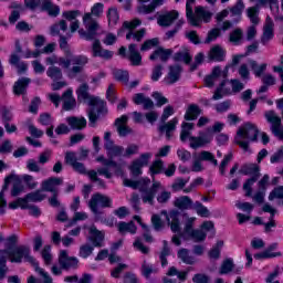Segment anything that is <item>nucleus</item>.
I'll return each instance as SVG.
<instances>
[{
  "mask_svg": "<svg viewBox=\"0 0 283 283\" xmlns=\"http://www.w3.org/2000/svg\"><path fill=\"white\" fill-rule=\"evenodd\" d=\"M83 23L87 31L80 30L78 34L85 39V41H94L92 45L93 56L104 59V61H112L114 59V51L103 49L101 40L96 39L98 34V22L92 18V13H85L83 15Z\"/></svg>",
  "mask_w": 283,
  "mask_h": 283,
  "instance_id": "obj_1",
  "label": "nucleus"
},
{
  "mask_svg": "<svg viewBox=\"0 0 283 283\" xmlns=\"http://www.w3.org/2000/svg\"><path fill=\"white\" fill-rule=\"evenodd\" d=\"M46 63L48 65H51V67L57 63L60 67L67 70L66 76L69 78H76V76L85 70V65L90 63V59L83 54L74 55L72 59H67L65 56L56 57L54 55L52 57H46Z\"/></svg>",
  "mask_w": 283,
  "mask_h": 283,
  "instance_id": "obj_2",
  "label": "nucleus"
},
{
  "mask_svg": "<svg viewBox=\"0 0 283 283\" xmlns=\"http://www.w3.org/2000/svg\"><path fill=\"white\" fill-rule=\"evenodd\" d=\"M239 174L242 176H251L243 184L245 196L251 198L253 196V185L260 179V167L258 164H243L239 169Z\"/></svg>",
  "mask_w": 283,
  "mask_h": 283,
  "instance_id": "obj_3",
  "label": "nucleus"
},
{
  "mask_svg": "<svg viewBox=\"0 0 283 283\" xmlns=\"http://www.w3.org/2000/svg\"><path fill=\"white\" fill-rule=\"evenodd\" d=\"M4 253L11 264H21L24 260V262H29V264L34 266L36 262L35 258L30 254V247L28 245L11 248L6 250Z\"/></svg>",
  "mask_w": 283,
  "mask_h": 283,
  "instance_id": "obj_4",
  "label": "nucleus"
},
{
  "mask_svg": "<svg viewBox=\"0 0 283 283\" xmlns=\"http://www.w3.org/2000/svg\"><path fill=\"white\" fill-rule=\"evenodd\" d=\"M98 205L99 207H102V209H112V198L102 195L101 192H97L92 196L91 200L88 201V207L92 213H94L96 222L101 220V214L103 213V211L98 210Z\"/></svg>",
  "mask_w": 283,
  "mask_h": 283,
  "instance_id": "obj_5",
  "label": "nucleus"
},
{
  "mask_svg": "<svg viewBox=\"0 0 283 283\" xmlns=\"http://www.w3.org/2000/svg\"><path fill=\"white\" fill-rule=\"evenodd\" d=\"M76 94L80 103H88L91 107H97L103 102V99L90 94V85L87 83L80 85Z\"/></svg>",
  "mask_w": 283,
  "mask_h": 283,
  "instance_id": "obj_6",
  "label": "nucleus"
},
{
  "mask_svg": "<svg viewBox=\"0 0 283 283\" xmlns=\"http://www.w3.org/2000/svg\"><path fill=\"white\" fill-rule=\"evenodd\" d=\"M57 262L63 271H76L80 264L78 258L71 256L67 250L60 251Z\"/></svg>",
  "mask_w": 283,
  "mask_h": 283,
  "instance_id": "obj_7",
  "label": "nucleus"
},
{
  "mask_svg": "<svg viewBox=\"0 0 283 283\" xmlns=\"http://www.w3.org/2000/svg\"><path fill=\"white\" fill-rule=\"evenodd\" d=\"M264 116L268 123H271L272 125V134L280 138V140H283L282 118H280V116H276L275 111L273 109L266 111Z\"/></svg>",
  "mask_w": 283,
  "mask_h": 283,
  "instance_id": "obj_8",
  "label": "nucleus"
},
{
  "mask_svg": "<svg viewBox=\"0 0 283 283\" xmlns=\"http://www.w3.org/2000/svg\"><path fill=\"white\" fill-rule=\"evenodd\" d=\"M237 136H239V138L251 140V143H258V136H260V130L258 129V126H255V124L248 122L243 125V127L238 129Z\"/></svg>",
  "mask_w": 283,
  "mask_h": 283,
  "instance_id": "obj_9",
  "label": "nucleus"
},
{
  "mask_svg": "<svg viewBox=\"0 0 283 283\" xmlns=\"http://www.w3.org/2000/svg\"><path fill=\"white\" fill-rule=\"evenodd\" d=\"M184 233L193 240V242H205L207 240V232L201 228L193 229V219H188L184 228Z\"/></svg>",
  "mask_w": 283,
  "mask_h": 283,
  "instance_id": "obj_10",
  "label": "nucleus"
},
{
  "mask_svg": "<svg viewBox=\"0 0 283 283\" xmlns=\"http://www.w3.org/2000/svg\"><path fill=\"white\" fill-rule=\"evenodd\" d=\"M64 159L66 165L72 166L76 174H80L81 176H90V170L85 168V164L77 161L78 159L74 151L66 153Z\"/></svg>",
  "mask_w": 283,
  "mask_h": 283,
  "instance_id": "obj_11",
  "label": "nucleus"
},
{
  "mask_svg": "<svg viewBox=\"0 0 283 283\" xmlns=\"http://www.w3.org/2000/svg\"><path fill=\"white\" fill-rule=\"evenodd\" d=\"M161 214L165 216L172 233H180V211L171 210L167 213V210H163Z\"/></svg>",
  "mask_w": 283,
  "mask_h": 283,
  "instance_id": "obj_12",
  "label": "nucleus"
},
{
  "mask_svg": "<svg viewBox=\"0 0 283 283\" xmlns=\"http://www.w3.org/2000/svg\"><path fill=\"white\" fill-rule=\"evenodd\" d=\"M231 28H233V22L229 20L223 21L221 28H213L208 32L203 43H206V45L212 43V41H216L219 39V36H222V32H227V30H231Z\"/></svg>",
  "mask_w": 283,
  "mask_h": 283,
  "instance_id": "obj_13",
  "label": "nucleus"
},
{
  "mask_svg": "<svg viewBox=\"0 0 283 283\" xmlns=\"http://www.w3.org/2000/svg\"><path fill=\"white\" fill-rule=\"evenodd\" d=\"M189 140L191 149H200V147H205V145L211 144V140H213V135L200 132L199 136H190Z\"/></svg>",
  "mask_w": 283,
  "mask_h": 283,
  "instance_id": "obj_14",
  "label": "nucleus"
},
{
  "mask_svg": "<svg viewBox=\"0 0 283 283\" xmlns=\"http://www.w3.org/2000/svg\"><path fill=\"white\" fill-rule=\"evenodd\" d=\"M179 17L180 13L176 10L166 11L157 18V23L160 28H169L170 25H174Z\"/></svg>",
  "mask_w": 283,
  "mask_h": 283,
  "instance_id": "obj_15",
  "label": "nucleus"
},
{
  "mask_svg": "<svg viewBox=\"0 0 283 283\" xmlns=\"http://www.w3.org/2000/svg\"><path fill=\"white\" fill-rule=\"evenodd\" d=\"M88 242L93 244V248L101 249L103 242H105V232L97 230L95 226L88 229Z\"/></svg>",
  "mask_w": 283,
  "mask_h": 283,
  "instance_id": "obj_16",
  "label": "nucleus"
},
{
  "mask_svg": "<svg viewBox=\"0 0 283 283\" xmlns=\"http://www.w3.org/2000/svg\"><path fill=\"white\" fill-rule=\"evenodd\" d=\"M127 120H129V117L127 115H122L120 117H117L114 122L117 134L120 138L129 136V134H132L133 132L132 128L127 126Z\"/></svg>",
  "mask_w": 283,
  "mask_h": 283,
  "instance_id": "obj_17",
  "label": "nucleus"
},
{
  "mask_svg": "<svg viewBox=\"0 0 283 283\" xmlns=\"http://www.w3.org/2000/svg\"><path fill=\"white\" fill-rule=\"evenodd\" d=\"M143 21H140V19H134L132 21H124L122 24V28L118 29L117 31V35L118 36H123V33L125 32V30H128V33L126 34V39L127 41H129V39H132V36H134V30H136V28H138V25H142Z\"/></svg>",
  "mask_w": 283,
  "mask_h": 283,
  "instance_id": "obj_18",
  "label": "nucleus"
},
{
  "mask_svg": "<svg viewBox=\"0 0 283 283\" xmlns=\"http://www.w3.org/2000/svg\"><path fill=\"white\" fill-rule=\"evenodd\" d=\"M180 76H182V66L180 64H174L169 66V71L165 81L167 85H174L180 81Z\"/></svg>",
  "mask_w": 283,
  "mask_h": 283,
  "instance_id": "obj_19",
  "label": "nucleus"
},
{
  "mask_svg": "<svg viewBox=\"0 0 283 283\" xmlns=\"http://www.w3.org/2000/svg\"><path fill=\"white\" fill-rule=\"evenodd\" d=\"M63 185V179L59 177H50L42 181V191H48L49 193H59L56 187Z\"/></svg>",
  "mask_w": 283,
  "mask_h": 283,
  "instance_id": "obj_20",
  "label": "nucleus"
},
{
  "mask_svg": "<svg viewBox=\"0 0 283 283\" xmlns=\"http://www.w3.org/2000/svg\"><path fill=\"white\" fill-rule=\"evenodd\" d=\"M66 123L73 132H83L87 127V119L83 116H69Z\"/></svg>",
  "mask_w": 283,
  "mask_h": 283,
  "instance_id": "obj_21",
  "label": "nucleus"
},
{
  "mask_svg": "<svg viewBox=\"0 0 283 283\" xmlns=\"http://www.w3.org/2000/svg\"><path fill=\"white\" fill-rule=\"evenodd\" d=\"M275 24L273 23V20L268 17L266 24L263 29V35L261 36V43L262 45H266L270 41H273L275 38V31L274 29Z\"/></svg>",
  "mask_w": 283,
  "mask_h": 283,
  "instance_id": "obj_22",
  "label": "nucleus"
},
{
  "mask_svg": "<svg viewBox=\"0 0 283 283\" xmlns=\"http://www.w3.org/2000/svg\"><path fill=\"white\" fill-rule=\"evenodd\" d=\"M195 13L197 24H190L193 28H198V25H200V21H203V23H211V19L213 17V13H211V11L205 10L203 7H196Z\"/></svg>",
  "mask_w": 283,
  "mask_h": 283,
  "instance_id": "obj_23",
  "label": "nucleus"
},
{
  "mask_svg": "<svg viewBox=\"0 0 283 283\" xmlns=\"http://www.w3.org/2000/svg\"><path fill=\"white\" fill-rule=\"evenodd\" d=\"M174 54L172 49H165L163 46H158L150 55V61H157V59H160L164 63L167 62L168 59H171V55Z\"/></svg>",
  "mask_w": 283,
  "mask_h": 283,
  "instance_id": "obj_24",
  "label": "nucleus"
},
{
  "mask_svg": "<svg viewBox=\"0 0 283 283\" xmlns=\"http://www.w3.org/2000/svg\"><path fill=\"white\" fill-rule=\"evenodd\" d=\"M208 59L214 63H222V61L227 59V51H224L220 45H214L210 49Z\"/></svg>",
  "mask_w": 283,
  "mask_h": 283,
  "instance_id": "obj_25",
  "label": "nucleus"
},
{
  "mask_svg": "<svg viewBox=\"0 0 283 283\" xmlns=\"http://www.w3.org/2000/svg\"><path fill=\"white\" fill-rule=\"evenodd\" d=\"M277 249V243H272L263 252L254 254L255 260H269L271 258H282V252H271Z\"/></svg>",
  "mask_w": 283,
  "mask_h": 283,
  "instance_id": "obj_26",
  "label": "nucleus"
},
{
  "mask_svg": "<svg viewBox=\"0 0 283 283\" xmlns=\"http://www.w3.org/2000/svg\"><path fill=\"white\" fill-rule=\"evenodd\" d=\"M172 59L175 63H185V65H191V62L193 61V56H191V53L187 48H182L181 51L176 52L172 55Z\"/></svg>",
  "mask_w": 283,
  "mask_h": 283,
  "instance_id": "obj_27",
  "label": "nucleus"
},
{
  "mask_svg": "<svg viewBox=\"0 0 283 283\" xmlns=\"http://www.w3.org/2000/svg\"><path fill=\"white\" fill-rule=\"evenodd\" d=\"M30 85V77H21L13 85V94L21 96L28 94V87Z\"/></svg>",
  "mask_w": 283,
  "mask_h": 283,
  "instance_id": "obj_28",
  "label": "nucleus"
},
{
  "mask_svg": "<svg viewBox=\"0 0 283 283\" xmlns=\"http://www.w3.org/2000/svg\"><path fill=\"white\" fill-rule=\"evenodd\" d=\"M41 10L48 12L49 17L56 18L61 14V7L53 4L52 0H43L41 4Z\"/></svg>",
  "mask_w": 283,
  "mask_h": 283,
  "instance_id": "obj_29",
  "label": "nucleus"
},
{
  "mask_svg": "<svg viewBox=\"0 0 283 283\" xmlns=\"http://www.w3.org/2000/svg\"><path fill=\"white\" fill-rule=\"evenodd\" d=\"M128 60L130 61L132 65L135 67H138V65H142L143 63V55H140V52L136 49V44L132 43L128 45Z\"/></svg>",
  "mask_w": 283,
  "mask_h": 283,
  "instance_id": "obj_30",
  "label": "nucleus"
},
{
  "mask_svg": "<svg viewBox=\"0 0 283 283\" xmlns=\"http://www.w3.org/2000/svg\"><path fill=\"white\" fill-rule=\"evenodd\" d=\"M9 63L17 67L18 74H25V72H28V64L25 62H21V57L17 53H12L10 55Z\"/></svg>",
  "mask_w": 283,
  "mask_h": 283,
  "instance_id": "obj_31",
  "label": "nucleus"
},
{
  "mask_svg": "<svg viewBox=\"0 0 283 283\" xmlns=\"http://www.w3.org/2000/svg\"><path fill=\"white\" fill-rule=\"evenodd\" d=\"M202 114V109L198 104H189L184 115L185 120H198V116Z\"/></svg>",
  "mask_w": 283,
  "mask_h": 283,
  "instance_id": "obj_32",
  "label": "nucleus"
},
{
  "mask_svg": "<svg viewBox=\"0 0 283 283\" xmlns=\"http://www.w3.org/2000/svg\"><path fill=\"white\" fill-rule=\"evenodd\" d=\"M165 171V161L163 159H156L149 167V174L153 180H156V176L164 174Z\"/></svg>",
  "mask_w": 283,
  "mask_h": 283,
  "instance_id": "obj_33",
  "label": "nucleus"
},
{
  "mask_svg": "<svg viewBox=\"0 0 283 283\" xmlns=\"http://www.w3.org/2000/svg\"><path fill=\"white\" fill-rule=\"evenodd\" d=\"M178 260H181L184 264H189L190 266H193L196 264V256L189 255V249L181 248L177 252Z\"/></svg>",
  "mask_w": 283,
  "mask_h": 283,
  "instance_id": "obj_34",
  "label": "nucleus"
},
{
  "mask_svg": "<svg viewBox=\"0 0 283 283\" xmlns=\"http://www.w3.org/2000/svg\"><path fill=\"white\" fill-rule=\"evenodd\" d=\"M113 78L117 81V83L129 85V71L123 69H114Z\"/></svg>",
  "mask_w": 283,
  "mask_h": 283,
  "instance_id": "obj_35",
  "label": "nucleus"
},
{
  "mask_svg": "<svg viewBox=\"0 0 283 283\" xmlns=\"http://www.w3.org/2000/svg\"><path fill=\"white\" fill-rule=\"evenodd\" d=\"M193 3H196V0H186V17L190 25H198V18L193 13Z\"/></svg>",
  "mask_w": 283,
  "mask_h": 283,
  "instance_id": "obj_36",
  "label": "nucleus"
},
{
  "mask_svg": "<svg viewBox=\"0 0 283 283\" xmlns=\"http://www.w3.org/2000/svg\"><path fill=\"white\" fill-rule=\"evenodd\" d=\"M176 125H178V118L175 117L171 120H169L167 124L159 126V132L160 134L166 133L167 140H170L171 132L176 130Z\"/></svg>",
  "mask_w": 283,
  "mask_h": 283,
  "instance_id": "obj_37",
  "label": "nucleus"
},
{
  "mask_svg": "<svg viewBox=\"0 0 283 283\" xmlns=\"http://www.w3.org/2000/svg\"><path fill=\"white\" fill-rule=\"evenodd\" d=\"M169 255H171V248H169V242L167 240H164L163 249L159 253V260H160L163 269H165V266H167L169 264V261L167 260V258H169Z\"/></svg>",
  "mask_w": 283,
  "mask_h": 283,
  "instance_id": "obj_38",
  "label": "nucleus"
},
{
  "mask_svg": "<svg viewBox=\"0 0 283 283\" xmlns=\"http://www.w3.org/2000/svg\"><path fill=\"white\" fill-rule=\"evenodd\" d=\"M134 218L138 222V224H140L142 229L144 231L143 238H144L145 242H148L149 244H151V242H154V237L151 235V230L149 229V226H147V223L143 222V219L140 218V216H135Z\"/></svg>",
  "mask_w": 283,
  "mask_h": 283,
  "instance_id": "obj_39",
  "label": "nucleus"
},
{
  "mask_svg": "<svg viewBox=\"0 0 283 283\" xmlns=\"http://www.w3.org/2000/svg\"><path fill=\"white\" fill-rule=\"evenodd\" d=\"M248 63L256 78H260V76H262V74H264V72H266V67H268L266 63H262L261 65H259L258 61H255V60H250V61H248Z\"/></svg>",
  "mask_w": 283,
  "mask_h": 283,
  "instance_id": "obj_40",
  "label": "nucleus"
},
{
  "mask_svg": "<svg viewBox=\"0 0 283 283\" xmlns=\"http://www.w3.org/2000/svg\"><path fill=\"white\" fill-rule=\"evenodd\" d=\"M222 247H224V241H217V244L212 245L209 250L208 258L210 260H220V255H222Z\"/></svg>",
  "mask_w": 283,
  "mask_h": 283,
  "instance_id": "obj_41",
  "label": "nucleus"
},
{
  "mask_svg": "<svg viewBox=\"0 0 283 283\" xmlns=\"http://www.w3.org/2000/svg\"><path fill=\"white\" fill-rule=\"evenodd\" d=\"M192 205L193 200H191V198H189L188 196H182L175 200V207H177V209H180L181 211L191 209Z\"/></svg>",
  "mask_w": 283,
  "mask_h": 283,
  "instance_id": "obj_42",
  "label": "nucleus"
},
{
  "mask_svg": "<svg viewBox=\"0 0 283 283\" xmlns=\"http://www.w3.org/2000/svg\"><path fill=\"white\" fill-rule=\"evenodd\" d=\"M235 269V263H233L232 258L224 259L221 263V266L219 269L220 275H229Z\"/></svg>",
  "mask_w": 283,
  "mask_h": 283,
  "instance_id": "obj_43",
  "label": "nucleus"
},
{
  "mask_svg": "<svg viewBox=\"0 0 283 283\" xmlns=\"http://www.w3.org/2000/svg\"><path fill=\"white\" fill-rule=\"evenodd\" d=\"M191 130H193V123L184 122L181 124L180 140L187 143V139L191 138Z\"/></svg>",
  "mask_w": 283,
  "mask_h": 283,
  "instance_id": "obj_44",
  "label": "nucleus"
},
{
  "mask_svg": "<svg viewBox=\"0 0 283 283\" xmlns=\"http://www.w3.org/2000/svg\"><path fill=\"white\" fill-rule=\"evenodd\" d=\"M166 275H168V277H174L177 275L178 280H180V282H185L187 281V277L189 275V269L185 270V271H178V269L176 266H170L168 269V272L166 273Z\"/></svg>",
  "mask_w": 283,
  "mask_h": 283,
  "instance_id": "obj_45",
  "label": "nucleus"
},
{
  "mask_svg": "<svg viewBox=\"0 0 283 283\" xmlns=\"http://www.w3.org/2000/svg\"><path fill=\"white\" fill-rule=\"evenodd\" d=\"M46 76L51 78V81H62L63 80V71L59 66H49L46 70Z\"/></svg>",
  "mask_w": 283,
  "mask_h": 283,
  "instance_id": "obj_46",
  "label": "nucleus"
},
{
  "mask_svg": "<svg viewBox=\"0 0 283 283\" xmlns=\"http://www.w3.org/2000/svg\"><path fill=\"white\" fill-rule=\"evenodd\" d=\"M59 44L60 50H62V52L64 53V59H72L73 56H75L72 53V49H70V44L67 43V38L65 35H60Z\"/></svg>",
  "mask_w": 283,
  "mask_h": 283,
  "instance_id": "obj_47",
  "label": "nucleus"
},
{
  "mask_svg": "<svg viewBox=\"0 0 283 283\" xmlns=\"http://www.w3.org/2000/svg\"><path fill=\"white\" fill-rule=\"evenodd\" d=\"M242 39H244V32L240 28L234 29L229 34V41L230 43H233V45H241Z\"/></svg>",
  "mask_w": 283,
  "mask_h": 283,
  "instance_id": "obj_48",
  "label": "nucleus"
},
{
  "mask_svg": "<svg viewBox=\"0 0 283 283\" xmlns=\"http://www.w3.org/2000/svg\"><path fill=\"white\" fill-rule=\"evenodd\" d=\"M13 186L11 188V196L12 198H17L18 196H21L23 191V184L21 181V178L15 175V178H13Z\"/></svg>",
  "mask_w": 283,
  "mask_h": 283,
  "instance_id": "obj_49",
  "label": "nucleus"
},
{
  "mask_svg": "<svg viewBox=\"0 0 283 283\" xmlns=\"http://www.w3.org/2000/svg\"><path fill=\"white\" fill-rule=\"evenodd\" d=\"M247 14L253 25H258V23H260V8L258 6L248 8Z\"/></svg>",
  "mask_w": 283,
  "mask_h": 283,
  "instance_id": "obj_50",
  "label": "nucleus"
},
{
  "mask_svg": "<svg viewBox=\"0 0 283 283\" xmlns=\"http://www.w3.org/2000/svg\"><path fill=\"white\" fill-rule=\"evenodd\" d=\"M106 101H108L111 105H115V103L118 102V93L116 92L114 84H109L106 90Z\"/></svg>",
  "mask_w": 283,
  "mask_h": 283,
  "instance_id": "obj_51",
  "label": "nucleus"
},
{
  "mask_svg": "<svg viewBox=\"0 0 283 283\" xmlns=\"http://www.w3.org/2000/svg\"><path fill=\"white\" fill-rule=\"evenodd\" d=\"M8 207L13 211L19 209V207L25 211V209H28V199L19 197L14 201L9 202Z\"/></svg>",
  "mask_w": 283,
  "mask_h": 283,
  "instance_id": "obj_52",
  "label": "nucleus"
},
{
  "mask_svg": "<svg viewBox=\"0 0 283 283\" xmlns=\"http://www.w3.org/2000/svg\"><path fill=\"white\" fill-rule=\"evenodd\" d=\"M108 25H117L120 21V15L118 14V9L109 8L107 11Z\"/></svg>",
  "mask_w": 283,
  "mask_h": 283,
  "instance_id": "obj_53",
  "label": "nucleus"
},
{
  "mask_svg": "<svg viewBox=\"0 0 283 283\" xmlns=\"http://www.w3.org/2000/svg\"><path fill=\"white\" fill-rule=\"evenodd\" d=\"M0 116L2 125L12 122V111L6 105L0 106Z\"/></svg>",
  "mask_w": 283,
  "mask_h": 283,
  "instance_id": "obj_54",
  "label": "nucleus"
},
{
  "mask_svg": "<svg viewBox=\"0 0 283 283\" xmlns=\"http://www.w3.org/2000/svg\"><path fill=\"white\" fill-rule=\"evenodd\" d=\"M231 160H233V153L230 151L227 155H224L223 159L220 163V166H219L220 176H224L227 174V166L229 165V163H231Z\"/></svg>",
  "mask_w": 283,
  "mask_h": 283,
  "instance_id": "obj_55",
  "label": "nucleus"
},
{
  "mask_svg": "<svg viewBox=\"0 0 283 283\" xmlns=\"http://www.w3.org/2000/svg\"><path fill=\"white\" fill-rule=\"evenodd\" d=\"M88 178L91 182H97L99 189H107V184H105V180L98 178L96 170H88Z\"/></svg>",
  "mask_w": 283,
  "mask_h": 283,
  "instance_id": "obj_56",
  "label": "nucleus"
},
{
  "mask_svg": "<svg viewBox=\"0 0 283 283\" xmlns=\"http://www.w3.org/2000/svg\"><path fill=\"white\" fill-rule=\"evenodd\" d=\"M24 198L31 202H43V200H45V195L41 193V190H35L33 192L27 193Z\"/></svg>",
  "mask_w": 283,
  "mask_h": 283,
  "instance_id": "obj_57",
  "label": "nucleus"
},
{
  "mask_svg": "<svg viewBox=\"0 0 283 283\" xmlns=\"http://www.w3.org/2000/svg\"><path fill=\"white\" fill-rule=\"evenodd\" d=\"M52 245L46 244L41 251L42 260L48 265L52 264Z\"/></svg>",
  "mask_w": 283,
  "mask_h": 283,
  "instance_id": "obj_58",
  "label": "nucleus"
},
{
  "mask_svg": "<svg viewBox=\"0 0 283 283\" xmlns=\"http://www.w3.org/2000/svg\"><path fill=\"white\" fill-rule=\"evenodd\" d=\"M92 253H94L93 245L85 243L80 247L78 255L80 258H83V260H87Z\"/></svg>",
  "mask_w": 283,
  "mask_h": 283,
  "instance_id": "obj_59",
  "label": "nucleus"
},
{
  "mask_svg": "<svg viewBox=\"0 0 283 283\" xmlns=\"http://www.w3.org/2000/svg\"><path fill=\"white\" fill-rule=\"evenodd\" d=\"M150 222L153 229H155L156 231H163V229H165V222L160 218V214H153L150 218Z\"/></svg>",
  "mask_w": 283,
  "mask_h": 283,
  "instance_id": "obj_60",
  "label": "nucleus"
},
{
  "mask_svg": "<svg viewBox=\"0 0 283 283\" xmlns=\"http://www.w3.org/2000/svg\"><path fill=\"white\" fill-rule=\"evenodd\" d=\"M229 11L232 17H242V12L244 11V1L238 0Z\"/></svg>",
  "mask_w": 283,
  "mask_h": 283,
  "instance_id": "obj_61",
  "label": "nucleus"
},
{
  "mask_svg": "<svg viewBox=\"0 0 283 283\" xmlns=\"http://www.w3.org/2000/svg\"><path fill=\"white\" fill-rule=\"evenodd\" d=\"M125 151V148L123 146L115 145L112 149H109L106 155L107 158H111V160H114V158L123 156V153Z\"/></svg>",
  "mask_w": 283,
  "mask_h": 283,
  "instance_id": "obj_62",
  "label": "nucleus"
},
{
  "mask_svg": "<svg viewBox=\"0 0 283 283\" xmlns=\"http://www.w3.org/2000/svg\"><path fill=\"white\" fill-rule=\"evenodd\" d=\"M275 198L277 200H283V186H279L270 192L269 200H275Z\"/></svg>",
  "mask_w": 283,
  "mask_h": 283,
  "instance_id": "obj_63",
  "label": "nucleus"
},
{
  "mask_svg": "<svg viewBox=\"0 0 283 283\" xmlns=\"http://www.w3.org/2000/svg\"><path fill=\"white\" fill-rule=\"evenodd\" d=\"M193 283H210L211 277L205 273H197L192 276Z\"/></svg>",
  "mask_w": 283,
  "mask_h": 283,
  "instance_id": "obj_64",
  "label": "nucleus"
}]
</instances>
